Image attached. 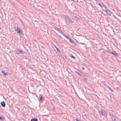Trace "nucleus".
Returning <instances> with one entry per match:
<instances>
[{
	"instance_id": "nucleus-5",
	"label": "nucleus",
	"mask_w": 121,
	"mask_h": 121,
	"mask_svg": "<svg viewBox=\"0 0 121 121\" xmlns=\"http://www.w3.org/2000/svg\"><path fill=\"white\" fill-rule=\"evenodd\" d=\"M101 8H102L103 10L105 12V11H106L108 9H107L104 6H102Z\"/></svg>"
},
{
	"instance_id": "nucleus-20",
	"label": "nucleus",
	"mask_w": 121,
	"mask_h": 121,
	"mask_svg": "<svg viewBox=\"0 0 121 121\" xmlns=\"http://www.w3.org/2000/svg\"><path fill=\"white\" fill-rule=\"evenodd\" d=\"M80 76H81L82 75L81 74H80L78 72H76Z\"/></svg>"
},
{
	"instance_id": "nucleus-14",
	"label": "nucleus",
	"mask_w": 121,
	"mask_h": 121,
	"mask_svg": "<svg viewBox=\"0 0 121 121\" xmlns=\"http://www.w3.org/2000/svg\"><path fill=\"white\" fill-rule=\"evenodd\" d=\"M69 56L70 57H71L73 59H75V57L74 56H73L72 54H70Z\"/></svg>"
},
{
	"instance_id": "nucleus-16",
	"label": "nucleus",
	"mask_w": 121,
	"mask_h": 121,
	"mask_svg": "<svg viewBox=\"0 0 121 121\" xmlns=\"http://www.w3.org/2000/svg\"><path fill=\"white\" fill-rule=\"evenodd\" d=\"M96 3L97 5H99L101 7L102 6V5H101L100 4L99 2H96Z\"/></svg>"
},
{
	"instance_id": "nucleus-24",
	"label": "nucleus",
	"mask_w": 121,
	"mask_h": 121,
	"mask_svg": "<svg viewBox=\"0 0 121 121\" xmlns=\"http://www.w3.org/2000/svg\"><path fill=\"white\" fill-rule=\"evenodd\" d=\"M41 47L43 48V49H45V48L44 47H43V46H41Z\"/></svg>"
},
{
	"instance_id": "nucleus-7",
	"label": "nucleus",
	"mask_w": 121,
	"mask_h": 121,
	"mask_svg": "<svg viewBox=\"0 0 121 121\" xmlns=\"http://www.w3.org/2000/svg\"><path fill=\"white\" fill-rule=\"evenodd\" d=\"M100 112L101 113L102 115H105V111L103 109H101L100 110Z\"/></svg>"
},
{
	"instance_id": "nucleus-10",
	"label": "nucleus",
	"mask_w": 121,
	"mask_h": 121,
	"mask_svg": "<svg viewBox=\"0 0 121 121\" xmlns=\"http://www.w3.org/2000/svg\"><path fill=\"white\" fill-rule=\"evenodd\" d=\"M111 118L112 121H116V118L113 115H112Z\"/></svg>"
},
{
	"instance_id": "nucleus-2",
	"label": "nucleus",
	"mask_w": 121,
	"mask_h": 121,
	"mask_svg": "<svg viewBox=\"0 0 121 121\" xmlns=\"http://www.w3.org/2000/svg\"><path fill=\"white\" fill-rule=\"evenodd\" d=\"M15 29L17 30V32L18 33L20 34L21 33L20 31L21 30L19 28L17 27H15L14 28Z\"/></svg>"
},
{
	"instance_id": "nucleus-15",
	"label": "nucleus",
	"mask_w": 121,
	"mask_h": 121,
	"mask_svg": "<svg viewBox=\"0 0 121 121\" xmlns=\"http://www.w3.org/2000/svg\"><path fill=\"white\" fill-rule=\"evenodd\" d=\"M31 121H38V120L37 118H33L31 119Z\"/></svg>"
},
{
	"instance_id": "nucleus-18",
	"label": "nucleus",
	"mask_w": 121,
	"mask_h": 121,
	"mask_svg": "<svg viewBox=\"0 0 121 121\" xmlns=\"http://www.w3.org/2000/svg\"><path fill=\"white\" fill-rule=\"evenodd\" d=\"M74 18H75V20H78V19H79V18H78L77 17V16H74Z\"/></svg>"
},
{
	"instance_id": "nucleus-27",
	"label": "nucleus",
	"mask_w": 121,
	"mask_h": 121,
	"mask_svg": "<svg viewBox=\"0 0 121 121\" xmlns=\"http://www.w3.org/2000/svg\"><path fill=\"white\" fill-rule=\"evenodd\" d=\"M119 121H121V120H120Z\"/></svg>"
},
{
	"instance_id": "nucleus-25",
	"label": "nucleus",
	"mask_w": 121,
	"mask_h": 121,
	"mask_svg": "<svg viewBox=\"0 0 121 121\" xmlns=\"http://www.w3.org/2000/svg\"><path fill=\"white\" fill-rule=\"evenodd\" d=\"M84 80H85L86 81H87V79L86 78H85L84 79Z\"/></svg>"
},
{
	"instance_id": "nucleus-13",
	"label": "nucleus",
	"mask_w": 121,
	"mask_h": 121,
	"mask_svg": "<svg viewBox=\"0 0 121 121\" xmlns=\"http://www.w3.org/2000/svg\"><path fill=\"white\" fill-rule=\"evenodd\" d=\"M2 72L3 74V75L4 76H6L7 75V74L5 73L4 71V70H2Z\"/></svg>"
},
{
	"instance_id": "nucleus-23",
	"label": "nucleus",
	"mask_w": 121,
	"mask_h": 121,
	"mask_svg": "<svg viewBox=\"0 0 121 121\" xmlns=\"http://www.w3.org/2000/svg\"><path fill=\"white\" fill-rule=\"evenodd\" d=\"M2 120V117L0 116V120Z\"/></svg>"
},
{
	"instance_id": "nucleus-12",
	"label": "nucleus",
	"mask_w": 121,
	"mask_h": 121,
	"mask_svg": "<svg viewBox=\"0 0 121 121\" xmlns=\"http://www.w3.org/2000/svg\"><path fill=\"white\" fill-rule=\"evenodd\" d=\"M63 35H64L65 37H66L67 39H69L70 38H69L68 36H67L64 33L63 34Z\"/></svg>"
},
{
	"instance_id": "nucleus-9",
	"label": "nucleus",
	"mask_w": 121,
	"mask_h": 121,
	"mask_svg": "<svg viewBox=\"0 0 121 121\" xmlns=\"http://www.w3.org/2000/svg\"><path fill=\"white\" fill-rule=\"evenodd\" d=\"M67 19L68 21L70 22H71V23H73V22L72 21L71 19L69 18L68 17L67 18Z\"/></svg>"
},
{
	"instance_id": "nucleus-1",
	"label": "nucleus",
	"mask_w": 121,
	"mask_h": 121,
	"mask_svg": "<svg viewBox=\"0 0 121 121\" xmlns=\"http://www.w3.org/2000/svg\"><path fill=\"white\" fill-rule=\"evenodd\" d=\"M16 53L17 54H24L25 53V52H23V51L21 50L20 49H19L16 52Z\"/></svg>"
},
{
	"instance_id": "nucleus-19",
	"label": "nucleus",
	"mask_w": 121,
	"mask_h": 121,
	"mask_svg": "<svg viewBox=\"0 0 121 121\" xmlns=\"http://www.w3.org/2000/svg\"><path fill=\"white\" fill-rule=\"evenodd\" d=\"M69 40L70 41L71 43H73V41L70 38L69 39Z\"/></svg>"
},
{
	"instance_id": "nucleus-17",
	"label": "nucleus",
	"mask_w": 121,
	"mask_h": 121,
	"mask_svg": "<svg viewBox=\"0 0 121 121\" xmlns=\"http://www.w3.org/2000/svg\"><path fill=\"white\" fill-rule=\"evenodd\" d=\"M43 97L41 96V97H40V98L39 99V101L41 102H42V101L43 100Z\"/></svg>"
},
{
	"instance_id": "nucleus-4",
	"label": "nucleus",
	"mask_w": 121,
	"mask_h": 121,
	"mask_svg": "<svg viewBox=\"0 0 121 121\" xmlns=\"http://www.w3.org/2000/svg\"><path fill=\"white\" fill-rule=\"evenodd\" d=\"M105 12H106V13L109 16L111 15V13L108 9V10H107Z\"/></svg>"
},
{
	"instance_id": "nucleus-3",
	"label": "nucleus",
	"mask_w": 121,
	"mask_h": 121,
	"mask_svg": "<svg viewBox=\"0 0 121 121\" xmlns=\"http://www.w3.org/2000/svg\"><path fill=\"white\" fill-rule=\"evenodd\" d=\"M110 52L113 55L115 56H117L118 55L117 53L115 51H110Z\"/></svg>"
},
{
	"instance_id": "nucleus-26",
	"label": "nucleus",
	"mask_w": 121,
	"mask_h": 121,
	"mask_svg": "<svg viewBox=\"0 0 121 121\" xmlns=\"http://www.w3.org/2000/svg\"><path fill=\"white\" fill-rule=\"evenodd\" d=\"M82 68L83 70H84L85 69V68L84 67Z\"/></svg>"
},
{
	"instance_id": "nucleus-6",
	"label": "nucleus",
	"mask_w": 121,
	"mask_h": 121,
	"mask_svg": "<svg viewBox=\"0 0 121 121\" xmlns=\"http://www.w3.org/2000/svg\"><path fill=\"white\" fill-rule=\"evenodd\" d=\"M55 29H56V30L57 31H58L59 32L61 33V34H62V35H63V34H64V33H63V32L61 31L59 29L57 28H56Z\"/></svg>"
},
{
	"instance_id": "nucleus-22",
	"label": "nucleus",
	"mask_w": 121,
	"mask_h": 121,
	"mask_svg": "<svg viewBox=\"0 0 121 121\" xmlns=\"http://www.w3.org/2000/svg\"><path fill=\"white\" fill-rule=\"evenodd\" d=\"M75 120L76 121H80V120H78L77 119H76Z\"/></svg>"
},
{
	"instance_id": "nucleus-11",
	"label": "nucleus",
	"mask_w": 121,
	"mask_h": 121,
	"mask_svg": "<svg viewBox=\"0 0 121 121\" xmlns=\"http://www.w3.org/2000/svg\"><path fill=\"white\" fill-rule=\"evenodd\" d=\"M53 46L54 47L56 48L57 51L58 52H60V50H59L58 49L57 47L55 45H54L53 44Z\"/></svg>"
},
{
	"instance_id": "nucleus-8",
	"label": "nucleus",
	"mask_w": 121,
	"mask_h": 121,
	"mask_svg": "<svg viewBox=\"0 0 121 121\" xmlns=\"http://www.w3.org/2000/svg\"><path fill=\"white\" fill-rule=\"evenodd\" d=\"M1 104L3 107H5V104L4 101L3 102H1Z\"/></svg>"
},
{
	"instance_id": "nucleus-21",
	"label": "nucleus",
	"mask_w": 121,
	"mask_h": 121,
	"mask_svg": "<svg viewBox=\"0 0 121 121\" xmlns=\"http://www.w3.org/2000/svg\"><path fill=\"white\" fill-rule=\"evenodd\" d=\"M108 88H109V89L111 90V91H113V90L112 89H111L110 87H108Z\"/></svg>"
}]
</instances>
